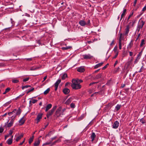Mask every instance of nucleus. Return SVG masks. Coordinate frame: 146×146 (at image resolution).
Returning a JSON list of instances; mask_svg holds the SVG:
<instances>
[{"mask_svg":"<svg viewBox=\"0 0 146 146\" xmlns=\"http://www.w3.org/2000/svg\"><path fill=\"white\" fill-rule=\"evenodd\" d=\"M72 48L71 46H67L66 47H63L62 48V49L63 50H67L70 49Z\"/></svg>","mask_w":146,"mask_h":146,"instance_id":"nucleus-23","label":"nucleus"},{"mask_svg":"<svg viewBox=\"0 0 146 146\" xmlns=\"http://www.w3.org/2000/svg\"><path fill=\"white\" fill-rule=\"evenodd\" d=\"M12 133H13V131L12 130H10L9 131V134L8 135H9H9H11V134H12Z\"/></svg>","mask_w":146,"mask_h":146,"instance_id":"nucleus-52","label":"nucleus"},{"mask_svg":"<svg viewBox=\"0 0 146 146\" xmlns=\"http://www.w3.org/2000/svg\"><path fill=\"white\" fill-rule=\"evenodd\" d=\"M29 79V78H26L24 79L23 80V81L24 82L28 81Z\"/></svg>","mask_w":146,"mask_h":146,"instance_id":"nucleus-50","label":"nucleus"},{"mask_svg":"<svg viewBox=\"0 0 146 146\" xmlns=\"http://www.w3.org/2000/svg\"><path fill=\"white\" fill-rule=\"evenodd\" d=\"M25 139H24V141H23L22 142H21V143H20L19 144V145H22L23 144V143L24 142H25Z\"/></svg>","mask_w":146,"mask_h":146,"instance_id":"nucleus-64","label":"nucleus"},{"mask_svg":"<svg viewBox=\"0 0 146 146\" xmlns=\"http://www.w3.org/2000/svg\"><path fill=\"white\" fill-rule=\"evenodd\" d=\"M39 68V67H38V66L36 67H35L34 66L31 67L30 68H29V70H31V71L35 70H36L37 69H38Z\"/></svg>","mask_w":146,"mask_h":146,"instance_id":"nucleus-17","label":"nucleus"},{"mask_svg":"<svg viewBox=\"0 0 146 146\" xmlns=\"http://www.w3.org/2000/svg\"><path fill=\"white\" fill-rule=\"evenodd\" d=\"M77 70L79 72H83L85 70L83 68L80 67L78 68Z\"/></svg>","mask_w":146,"mask_h":146,"instance_id":"nucleus-18","label":"nucleus"},{"mask_svg":"<svg viewBox=\"0 0 146 146\" xmlns=\"http://www.w3.org/2000/svg\"><path fill=\"white\" fill-rule=\"evenodd\" d=\"M56 136H55L53 137H52V138H51L50 139V141L52 142V141H53V140H54L56 138Z\"/></svg>","mask_w":146,"mask_h":146,"instance_id":"nucleus-46","label":"nucleus"},{"mask_svg":"<svg viewBox=\"0 0 146 146\" xmlns=\"http://www.w3.org/2000/svg\"><path fill=\"white\" fill-rule=\"evenodd\" d=\"M140 121L141 123H142L143 124L145 123V120L143 118H142L140 119Z\"/></svg>","mask_w":146,"mask_h":146,"instance_id":"nucleus-43","label":"nucleus"},{"mask_svg":"<svg viewBox=\"0 0 146 146\" xmlns=\"http://www.w3.org/2000/svg\"><path fill=\"white\" fill-rule=\"evenodd\" d=\"M139 59L138 58H137L136 59H135V60L134 61V63L136 64L137 63L138 61L139 60Z\"/></svg>","mask_w":146,"mask_h":146,"instance_id":"nucleus-49","label":"nucleus"},{"mask_svg":"<svg viewBox=\"0 0 146 146\" xmlns=\"http://www.w3.org/2000/svg\"><path fill=\"white\" fill-rule=\"evenodd\" d=\"M129 55L130 56H132L133 54V53L132 52H129Z\"/></svg>","mask_w":146,"mask_h":146,"instance_id":"nucleus-58","label":"nucleus"},{"mask_svg":"<svg viewBox=\"0 0 146 146\" xmlns=\"http://www.w3.org/2000/svg\"><path fill=\"white\" fill-rule=\"evenodd\" d=\"M119 48L120 49H121V44H119Z\"/></svg>","mask_w":146,"mask_h":146,"instance_id":"nucleus-59","label":"nucleus"},{"mask_svg":"<svg viewBox=\"0 0 146 146\" xmlns=\"http://www.w3.org/2000/svg\"><path fill=\"white\" fill-rule=\"evenodd\" d=\"M125 86V84H122L121 87V88H124Z\"/></svg>","mask_w":146,"mask_h":146,"instance_id":"nucleus-61","label":"nucleus"},{"mask_svg":"<svg viewBox=\"0 0 146 146\" xmlns=\"http://www.w3.org/2000/svg\"><path fill=\"white\" fill-rule=\"evenodd\" d=\"M141 29L139 28V27H138V26L137 27V31H138V32H139V31H140V29Z\"/></svg>","mask_w":146,"mask_h":146,"instance_id":"nucleus-62","label":"nucleus"},{"mask_svg":"<svg viewBox=\"0 0 146 146\" xmlns=\"http://www.w3.org/2000/svg\"><path fill=\"white\" fill-rule=\"evenodd\" d=\"M79 23L82 26H84L87 24V23L83 20H80L79 21Z\"/></svg>","mask_w":146,"mask_h":146,"instance_id":"nucleus-11","label":"nucleus"},{"mask_svg":"<svg viewBox=\"0 0 146 146\" xmlns=\"http://www.w3.org/2000/svg\"><path fill=\"white\" fill-rule=\"evenodd\" d=\"M7 142L8 144L10 145L12 143V139H9L7 141Z\"/></svg>","mask_w":146,"mask_h":146,"instance_id":"nucleus-27","label":"nucleus"},{"mask_svg":"<svg viewBox=\"0 0 146 146\" xmlns=\"http://www.w3.org/2000/svg\"><path fill=\"white\" fill-rule=\"evenodd\" d=\"M40 142L39 140L35 141L34 143V146H38L39 145Z\"/></svg>","mask_w":146,"mask_h":146,"instance_id":"nucleus-20","label":"nucleus"},{"mask_svg":"<svg viewBox=\"0 0 146 146\" xmlns=\"http://www.w3.org/2000/svg\"><path fill=\"white\" fill-rule=\"evenodd\" d=\"M48 125V123L46 125L45 127H44L42 128V129H44L46 128V127Z\"/></svg>","mask_w":146,"mask_h":146,"instance_id":"nucleus-63","label":"nucleus"},{"mask_svg":"<svg viewBox=\"0 0 146 146\" xmlns=\"http://www.w3.org/2000/svg\"><path fill=\"white\" fill-rule=\"evenodd\" d=\"M52 106V105L51 104H49L47 105L45 111L46 112L47 111L51 108Z\"/></svg>","mask_w":146,"mask_h":146,"instance_id":"nucleus-15","label":"nucleus"},{"mask_svg":"<svg viewBox=\"0 0 146 146\" xmlns=\"http://www.w3.org/2000/svg\"><path fill=\"white\" fill-rule=\"evenodd\" d=\"M133 41L131 40V42L129 44V45H128V47L131 48V46H132L133 45V43H132Z\"/></svg>","mask_w":146,"mask_h":146,"instance_id":"nucleus-37","label":"nucleus"},{"mask_svg":"<svg viewBox=\"0 0 146 146\" xmlns=\"http://www.w3.org/2000/svg\"><path fill=\"white\" fill-rule=\"evenodd\" d=\"M145 24V22L142 21H140L138 25L137 26L140 29L142 28L143 26Z\"/></svg>","mask_w":146,"mask_h":146,"instance_id":"nucleus-6","label":"nucleus"},{"mask_svg":"<svg viewBox=\"0 0 146 146\" xmlns=\"http://www.w3.org/2000/svg\"><path fill=\"white\" fill-rule=\"evenodd\" d=\"M123 35L122 33H120L119 34V39L123 40Z\"/></svg>","mask_w":146,"mask_h":146,"instance_id":"nucleus-34","label":"nucleus"},{"mask_svg":"<svg viewBox=\"0 0 146 146\" xmlns=\"http://www.w3.org/2000/svg\"><path fill=\"white\" fill-rule=\"evenodd\" d=\"M60 139H59L58 140H57L56 141H54V142H53L52 143H51V145H55L56 143L59 142H60Z\"/></svg>","mask_w":146,"mask_h":146,"instance_id":"nucleus-25","label":"nucleus"},{"mask_svg":"<svg viewBox=\"0 0 146 146\" xmlns=\"http://www.w3.org/2000/svg\"><path fill=\"white\" fill-rule=\"evenodd\" d=\"M119 123L117 121H115L113 125V128L114 129H117L119 126Z\"/></svg>","mask_w":146,"mask_h":146,"instance_id":"nucleus-5","label":"nucleus"},{"mask_svg":"<svg viewBox=\"0 0 146 146\" xmlns=\"http://www.w3.org/2000/svg\"><path fill=\"white\" fill-rule=\"evenodd\" d=\"M12 82L13 83H18L19 82V80L17 79H13L12 80Z\"/></svg>","mask_w":146,"mask_h":146,"instance_id":"nucleus-36","label":"nucleus"},{"mask_svg":"<svg viewBox=\"0 0 146 146\" xmlns=\"http://www.w3.org/2000/svg\"><path fill=\"white\" fill-rule=\"evenodd\" d=\"M10 90V88H7L6 89L5 92H4L3 93V94H5L7 93V92H9V90Z\"/></svg>","mask_w":146,"mask_h":146,"instance_id":"nucleus-31","label":"nucleus"},{"mask_svg":"<svg viewBox=\"0 0 146 146\" xmlns=\"http://www.w3.org/2000/svg\"><path fill=\"white\" fill-rule=\"evenodd\" d=\"M50 91V88H48L44 92V95H46L49 93Z\"/></svg>","mask_w":146,"mask_h":146,"instance_id":"nucleus-29","label":"nucleus"},{"mask_svg":"<svg viewBox=\"0 0 146 146\" xmlns=\"http://www.w3.org/2000/svg\"><path fill=\"white\" fill-rule=\"evenodd\" d=\"M31 101H32V103L33 104H35L37 101V100L35 99H32Z\"/></svg>","mask_w":146,"mask_h":146,"instance_id":"nucleus-42","label":"nucleus"},{"mask_svg":"<svg viewBox=\"0 0 146 146\" xmlns=\"http://www.w3.org/2000/svg\"><path fill=\"white\" fill-rule=\"evenodd\" d=\"M70 92V90L68 88H66L64 89L63 90V93L66 94H68Z\"/></svg>","mask_w":146,"mask_h":146,"instance_id":"nucleus-14","label":"nucleus"},{"mask_svg":"<svg viewBox=\"0 0 146 146\" xmlns=\"http://www.w3.org/2000/svg\"><path fill=\"white\" fill-rule=\"evenodd\" d=\"M83 81L81 80L73 79L71 86L74 89L77 90L80 89L81 88V86L80 84Z\"/></svg>","mask_w":146,"mask_h":146,"instance_id":"nucleus-1","label":"nucleus"},{"mask_svg":"<svg viewBox=\"0 0 146 146\" xmlns=\"http://www.w3.org/2000/svg\"><path fill=\"white\" fill-rule=\"evenodd\" d=\"M126 12V9H123V11L121 15V19H120V21H121L123 18H124V16L125 14V13Z\"/></svg>","mask_w":146,"mask_h":146,"instance_id":"nucleus-10","label":"nucleus"},{"mask_svg":"<svg viewBox=\"0 0 146 146\" xmlns=\"http://www.w3.org/2000/svg\"><path fill=\"white\" fill-rule=\"evenodd\" d=\"M113 50L115 54H118V52L117 50V46L115 47Z\"/></svg>","mask_w":146,"mask_h":146,"instance_id":"nucleus-21","label":"nucleus"},{"mask_svg":"<svg viewBox=\"0 0 146 146\" xmlns=\"http://www.w3.org/2000/svg\"><path fill=\"white\" fill-rule=\"evenodd\" d=\"M34 138V136L33 135L32 137H30V139H29V143L30 144H31V143L33 142V141Z\"/></svg>","mask_w":146,"mask_h":146,"instance_id":"nucleus-26","label":"nucleus"},{"mask_svg":"<svg viewBox=\"0 0 146 146\" xmlns=\"http://www.w3.org/2000/svg\"><path fill=\"white\" fill-rule=\"evenodd\" d=\"M15 111L16 112L17 111V110L16 109H15V110L13 111L12 112L9 113H8V114L9 115H12V114H13V113L15 112Z\"/></svg>","mask_w":146,"mask_h":146,"instance_id":"nucleus-38","label":"nucleus"},{"mask_svg":"<svg viewBox=\"0 0 146 146\" xmlns=\"http://www.w3.org/2000/svg\"><path fill=\"white\" fill-rule=\"evenodd\" d=\"M103 62H101V63H99L96 64V65L95 66L94 68L95 69H96V68H98V67H100V66H102V65L103 64Z\"/></svg>","mask_w":146,"mask_h":146,"instance_id":"nucleus-19","label":"nucleus"},{"mask_svg":"<svg viewBox=\"0 0 146 146\" xmlns=\"http://www.w3.org/2000/svg\"><path fill=\"white\" fill-rule=\"evenodd\" d=\"M114 40H113L110 44V45L111 46L112 45L114 44Z\"/></svg>","mask_w":146,"mask_h":146,"instance_id":"nucleus-55","label":"nucleus"},{"mask_svg":"<svg viewBox=\"0 0 146 146\" xmlns=\"http://www.w3.org/2000/svg\"><path fill=\"white\" fill-rule=\"evenodd\" d=\"M121 107V105L117 104L115 107V109L117 111H118L120 108Z\"/></svg>","mask_w":146,"mask_h":146,"instance_id":"nucleus-33","label":"nucleus"},{"mask_svg":"<svg viewBox=\"0 0 146 146\" xmlns=\"http://www.w3.org/2000/svg\"><path fill=\"white\" fill-rule=\"evenodd\" d=\"M31 87V86H27V85L25 86H23L22 87V89L23 90L25 88H27L28 87Z\"/></svg>","mask_w":146,"mask_h":146,"instance_id":"nucleus-41","label":"nucleus"},{"mask_svg":"<svg viewBox=\"0 0 146 146\" xmlns=\"http://www.w3.org/2000/svg\"><path fill=\"white\" fill-rule=\"evenodd\" d=\"M145 44V40L144 39H142L141 41V42L140 45V46L141 47H142L143 46V45Z\"/></svg>","mask_w":146,"mask_h":146,"instance_id":"nucleus-30","label":"nucleus"},{"mask_svg":"<svg viewBox=\"0 0 146 146\" xmlns=\"http://www.w3.org/2000/svg\"><path fill=\"white\" fill-rule=\"evenodd\" d=\"M146 10V5L145 6L143 9L142 11H145Z\"/></svg>","mask_w":146,"mask_h":146,"instance_id":"nucleus-54","label":"nucleus"},{"mask_svg":"<svg viewBox=\"0 0 146 146\" xmlns=\"http://www.w3.org/2000/svg\"><path fill=\"white\" fill-rule=\"evenodd\" d=\"M96 135L95 133L94 132H93L91 134L90 137L92 139V141H93L94 140L95 138H96Z\"/></svg>","mask_w":146,"mask_h":146,"instance_id":"nucleus-12","label":"nucleus"},{"mask_svg":"<svg viewBox=\"0 0 146 146\" xmlns=\"http://www.w3.org/2000/svg\"><path fill=\"white\" fill-rule=\"evenodd\" d=\"M4 131V129L2 127H0V133H2Z\"/></svg>","mask_w":146,"mask_h":146,"instance_id":"nucleus-48","label":"nucleus"},{"mask_svg":"<svg viewBox=\"0 0 146 146\" xmlns=\"http://www.w3.org/2000/svg\"><path fill=\"white\" fill-rule=\"evenodd\" d=\"M118 54H115V56L113 57V59L117 57V56L118 55Z\"/></svg>","mask_w":146,"mask_h":146,"instance_id":"nucleus-60","label":"nucleus"},{"mask_svg":"<svg viewBox=\"0 0 146 146\" xmlns=\"http://www.w3.org/2000/svg\"><path fill=\"white\" fill-rule=\"evenodd\" d=\"M51 142L50 140V141L49 142H46L45 143H44L43 144V145H48L50 144H51Z\"/></svg>","mask_w":146,"mask_h":146,"instance_id":"nucleus-40","label":"nucleus"},{"mask_svg":"<svg viewBox=\"0 0 146 146\" xmlns=\"http://www.w3.org/2000/svg\"><path fill=\"white\" fill-rule=\"evenodd\" d=\"M42 114L41 113H39L37 115V117L36 118V120H40L42 118Z\"/></svg>","mask_w":146,"mask_h":146,"instance_id":"nucleus-13","label":"nucleus"},{"mask_svg":"<svg viewBox=\"0 0 146 146\" xmlns=\"http://www.w3.org/2000/svg\"><path fill=\"white\" fill-rule=\"evenodd\" d=\"M72 100V98H70L68 99L66 101V104H69L70 103L71 101Z\"/></svg>","mask_w":146,"mask_h":146,"instance_id":"nucleus-24","label":"nucleus"},{"mask_svg":"<svg viewBox=\"0 0 146 146\" xmlns=\"http://www.w3.org/2000/svg\"><path fill=\"white\" fill-rule=\"evenodd\" d=\"M122 39H119V44H121V40H122Z\"/></svg>","mask_w":146,"mask_h":146,"instance_id":"nucleus-56","label":"nucleus"},{"mask_svg":"<svg viewBox=\"0 0 146 146\" xmlns=\"http://www.w3.org/2000/svg\"><path fill=\"white\" fill-rule=\"evenodd\" d=\"M142 55V52H140L138 54L137 58H140L141 56Z\"/></svg>","mask_w":146,"mask_h":146,"instance_id":"nucleus-39","label":"nucleus"},{"mask_svg":"<svg viewBox=\"0 0 146 146\" xmlns=\"http://www.w3.org/2000/svg\"><path fill=\"white\" fill-rule=\"evenodd\" d=\"M63 113L62 112V107L60 106L57 109L55 113V115L57 117H58L63 115Z\"/></svg>","mask_w":146,"mask_h":146,"instance_id":"nucleus-2","label":"nucleus"},{"mask_svg":"<svg viewBox=\"0 0 146 146\" xmlns=\"http://www.w3.org/2000/svg\"><path fill=\"white\" fill-rule=\"evenodd\" d=\"M23 134L17 137L16 139V140L17 141H18L20 139L23 137Z\"/></svg>","mask_w":146,"mask_h":146,"instance_id":"nucleus-22","label":"nucleus"},{"mask_svg":"<svg viewBox=\"0 0 146 146\" xmlns=\"http://www.w3.org/2000/svg\"><path fill=\"white\" fill-rule=\"evenodd\" d=\"M54 111L52 110H51L50 111H48L47 113V117H48L49 116H51L53 113Z\"/></svg>","mask_w":146,"mask_h":146,"instance_id":"nucleus-16","label":"nucleus"},{"mask_svg":"<svg viewBox=\"0 0 146 146\" xmlns=\"http://www.w3.org/2000/svg\"><path fill=\"white\" fill-rule=\"evenodd\" d=\"M129 26L128 25L127 26L126 29H125V33L124 34L125 35L127 36L129 31Z\"/></svg>","mask_w":146,"mask_h":146,"instance_id":"nucleus-7","label":"nucleus"},{"mask_svg":"<svg viewBox=\"0 0 146 146\" xmlns=\"http://www.w3.org/2000/svg\"><path fill=\"white\" fill-rule=\"evenodd\" d=\"M56 108H57L56 106H55L53 107V108H52V109L51 110H52L54 111V110L56 109Z\"/></svg>","mask_w":146,"mask_h":146,"instance_id":"nucleus-51","label":"nucleus"},{"mask_svg":"<svg viewBox=\"0 0 146 146\" xmlns=\"http://www.w3.org/2000/svg\"><path fill=\"white\" fill-rule=\"evenodd\" d=\"M102 76V74H100L97 75L94 79H98L101 78Z\"/></svg>","mask_w":146,"mask_h":146,"instance_id":"nucleus-28","label":"nucleus"},{"mask_svg":"<svg viewBox=\"0 0 146 146\" xmlns=\"http://www.w3.org/2000/svg\"><path fill=\"white\" fill-rule=\"evenodd\" d=\"M34 90V88H32L29 90L27 92V93H29V92L33 91Z\"/></svg>","mask_w":146,"mask_h":146,"instance_id":"nucleus-47","label":"nucleus"},{"mask_svg":"<svg viewBox=\"0 0 146 146\" xmlns=\"http://www.w3.org/2000/svg\"><path fill=\"white\" fill-rule=\"evenodd\" d=\"M13 121L14 119H12L10 121L7 125L6 127H9L12 126L13 123Z\"/></svg>","mask_w":146,"mask_h":146,"instance_id":"nucleus-8","label":"nucleus"},{"mask_svg":"<svg viewBox=\"0 0 146 146\" xmlns=\"http://www.w3.org/2000/svg\"><path fill=\"white\" fill-rule=\"evenodd\" d=\"M61 81V80L59 79L54 84V86L55 87V90L56 91L58 88L59 84L60 83Z\"/></svg>","mask_w":146,"mask_h":146,"instance_id":"nucleus-4","label":"nucleus"},{"mask_svg":"<svg viewBox=\"0 0 146 146\" xmlns=\"http://www.w3.org/2000/svg\"><path fill=\"white\" fill-rule=\"evenodd\" d=\"M25 117H23L19 121V123L20 125H23L25 122Z\"/></svg>","mask_w":146,"mask_h":146,"instance_id":"nucleus-9","label":"nucleus"},{"mask_svg":"<svg viewBox=\"0 0 146 146\" xmlns=\"http://www.w3.org/2000/svg\"><path fill=\"white\" fill-rule=\"evenodd\" d=\"M21 112L20 111V109H19L16 112V114L17 115H19L21 113Z\"/></svg>","mask_w":146,"mask_h":146,"instance_id":"nucleus-45","label":"nucleus"},{"mask_svg":"<svg viewBox=\"0 0 146 146\" xmlns=\"http://www.w3.org/2000/svg\"><path fill=\"white\" fill-rule=\"evenodd\" d=\"M133 15V13H131V14H130V15H129V17H128V19H127L128 20L129 19V18H130V17H131Z\"/></svg>","mask_w":146,"mask_h":146,"instance_id":"nucleus-53","label":"nucleus"},{"mask_svg":"<svg viewBox=\"0 0 146 146\" xmlns=\"http://www.w3.org/2000/svg\"><path fill=\"white\" fill-rule=\"evenodd\" d=\"M70 107L72 108H74L75 107V105L74 104L72 103L70 104Z\"/></svg>","mask_w":146,"mask_h":146,"instance_id":"nucleus-44","label":"nucleus"},{"mask_svg":"<svg viewBox=\"0 0 146 146\" xmlns=\"http://www.w3.org/2000/svg\"><path fill=\"white\" fill-rule=\"evenodd\" d=\"M83 59H88L91 58L93 56H91L90 54H84L82 56Z\"/></svg>","mask_w":146,"mask_h":146,"instance_id":"nucleus-3","label":"nucleus"},{"mask_svg":"<svg viewBox=\"0 0 146 146\" xmlns=\"http://www.w3.org/2000/svg\"><path fill=\"white\" fill-rule=\"evenodd\" d=\"M118 62V61L117 60H116L114 64V66H115V65L117 64Z\"/></svg>","mask_w":146,"mask_h":146,"instance_id":"nucleus-57","label":"nucleus"},{"mask_svg":"<svg viewBox=\"0 0 146 146\" xmlns=\"http://www.w3.org/2000/svg\"><path fill=\"white\" fill-rule=\"evenodd\" d=\"M85 114H82L80 117L78 119V120L79 121H80L84 117H85Z\"/></svg>","mask_w":146,"mask_h":146,"instance_id":"nucleus-32","label":"nucleus"},{"mask_svg":"<svg viewBox=\"0 0 146 146\" xmlns=\"http://www.w3.org/2000/svg\"><path fill=\"white\" fill-rule=\"evenodd\" d=\"M67 76V75L66 74H65L63 75L62 77V80H64L65 78Z\"/></svg>","mask_w":146,"mask_h":146,"instance_id":"nucleus-35","label":"nucleus"}]
</instances>
